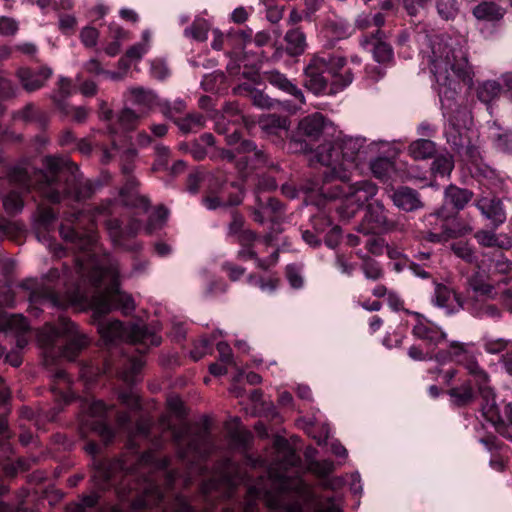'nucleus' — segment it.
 Returning <instances> with one entry per match:
<instances>
[{"label": "nucleus", "mask_w": 512, "mask_h": 512, "mask_svg": "<svg viewBox=\"0 0 512 512\" xmlns=\"http://www.w3.org/2000/svg\"><path fill=\"white\" fill-rule=\"evenodd\" d=\"M82 216V212L71 215L60 228L62 237L74 243L81 251L76 258L74 271H64V298L51 292H45L41 297L33 293L30 301L61 308H90L95 318L103 317L112 310L130 315L135 310V301L130 294L120 289L117 261L108 254H99L97 236L92 229L85 234L79 232Z\"/></svg>", "instance_id": "obj_1"}, {"label": "nucleus", "mask_w": 512, "mask_h": 512, "mask_svg": "<svg viewBox=\"0 0 512 512\" xmlns=\"http://www.w3.org/2000/svg\"><path fill=\"white\" fill-rule=\"evenodd\" d=\"M389 143L368 140L361 136H338L320 145L317 162L326 167L322 184L305 187V203L319 209H335L345 220L353 218L378 193V186L368 179L350 182L354 172L361 170L368 157L386 152Z\"/></svg>", "instance_id": "obj_2"}, {"label": "nucleus", "mask_w": 512, "mask_h": 512, "mask_svg": "<svg viewBox=\"0 0 512 512\" xmlns=\"http://www.w3.org/2000/svg\"><path fill=\"white\" fill-rule=\"evenodd\" d=\"M420 55L434 78L443 116L449 122L448 141L457 148L467 147L470 142L465 134L471 118L459 90L461 82L472 84L474 72L462 40L445 34L425 36Z\"/></svg>", "instance_id": "obj_3"}, {"label": "nucleus", "mask_w": 512, "mask_h": 512, "mask_svg": "<svg viewBox=\"0 0 512 512\" xmlns=\"http://www.w3.org/2000/svg\"><path fill=\"white\" fill-rule=\"evenodd\" d=\"M276 458L268 469V484L249 488L252 498H263L267 505L278 512H304V507L314 512H343L342 495L319 497L312 487L300 477V458L282 438L275 440Z\"/></svg>", "instance_id": "obj_4"}, {"label": "nucleus", "mask_w": 512, "mask_h": 512, "mask_svg": "<svg viewBox=\"0 0 512 512\" xmlns=\"http://www.w3.org/2000/svg\"><path fill=\"white\" fill-rule=\"evenodd\" d=\"M129 445L131 453L135 454L133 439ZM167 465L166 459H160L154 452L148 451L141 456L131 455L114 462L98 463L93 479L100 489L115 486L119 494H123L126 488L137 490L139 495L133 502L134 509L150 508L163 497L154 476L150 474L165 469Z\"/></svg>", "instance_id": "obj_5"}, {"label": "nucleus", "mask_w": 512, "mask_h": 512, "mask_svg": "<svg viewBox=\"0 0 512 512\" xmlns=\"http://www.w3.org/2000/svg\"><path fill=\"white\" fill-rule=\"evenodd\" d=\"M450 348L453 359L458 364L462 365L470 376L469 380L449 390L448 394L451 397V401L458 406L471 403L475 399V392L471 386V382L473 381L478 388V393L484 401L481 410L485 419L495 426L503 422L498 407L495 404V393L490 385L487 372L479 366L475 357L469 352L466 344L451 342Z\"/></svg>", "instance_id": "obj_6"}, {"label": "nucleus", "mask_w": 512, "mask_h": 512, "mask_svg": "<svg viewBox=\"0 0 512 512\" xmlns=\"http://www.w3.org/2000/svg\"><path fill=\"white\" fill-rule=\"evenodd\" d=\"M341 56L320 53L313 56L304 70V85L315 95L336 94L353 81V73L345 69Z\"/></svg>", "instance_id": "obj_7"}, {"label": "nucleus", "mask_w": 512, "mask_h": 512, "mask_svg": "<svg viewBox=\"0 0 512 512\" xmlns=\"http://www.w3.org/2000/svg\"><path fill=\"white\" fill-rule=\"evenodd\" d=\"M101 318L93 316V321L97 325V330L106 344L125 341L139 346L138 351L144 353L148 347L157 346L161 342V337L157 334L155 328L150 330L138 323L124 326L119 320H102Z\"/></svg>", "instance_id": "obj_8"}, {"label": "nucleus", "mask_w": 512, "mask_h": 512, "mask_svg": "<svg viewBox=\"0 0 512 512\" xmlns=\"http://www.w3.org/2000/svg\"><path fill=\"white\" fill-rule=\"evenodd\" d=\"M59 339L65 341L61 355L67 360H74L90 343L88 336L63 316L59 317L57 324H46L38 334L39 342L45 347L54 346Z\"/></svg>", "instance_id": "obj_9"}, {"label": "nucleus", "mask_w": 512, "mask_h": 512, "mask_svg": "<svg viewBox=\"0 0 512 512\" xmlns=\"http://www.w3.org/2000/svg\"><path fill=\"white\" fill-rule=\"evenodd\" d=\"M243 217L234 214L229 225V233L237 236V241L241 245L239 256L243 259H254L257 267L268 269L278 261V251L273 250L268 258H261L260 255L267 250L272 241L271 236L263 239L256 238L255 234L249 230H243Z\"/></svg>", "instance_id": "obj_10"}, {"label": "nucleus", "mask_w": 512, "mask_h": 512, "mask_svg": "<svg viewBox=\"0 0 512 512\" xmlns=\"http://www.w3.org/2000/svg\"><path fill=\"white\" fill-rule=\"evenodd\" d=\"M512 263L502 253L489 260L488 270L482 263L478 270L470 277L469 285L479 296L495 299L502 280L496 278L497 274L505 275L511 271Z\"/></svg>", "instance_id": "obj_11"}, {"label": "nucleus", "mask_w": 512, "mask_h": 512, "mask_svg": "<svg viewBox=\"0 0 512 512\" xmlns=\"http://www.w3.org/2000/svg\"><path fill=\"white\" fill-rule=\"evenodd\" d=\"M45 164L47 168L50 169V173H37L36 182H33L29 178L27 170L21 168L14 169L11 174V179L23 190H29L33 185H37V188L40 189L50 201L59 202L61 199L60 194L52 187V185L55 181V172L60 168L61 161L55 157H47L45 159Z\"/></svg>", "instance_id": "obj_12"}, {"label": "nucleus", "mask_w": 512, "mask_h": 512, "mask_svg": "<svg viewBox=\"0 0 512 512\" xmlns=\"http://www.w3.org/2000/svg\"><path fill=\"white\" fill-rule=\"evenodd\" d=\"M394 227L395 224L389 220L383 203L375 201L366 206L364 218L358 225V231L365 235L378 234L391 231Z\"/></svg>", "instance_id": "obj_13"}, {"label": "nucleus", "mask_w": 512, "mask_h": 512, "mask_svg": "<svg viewBox=\"0 0 512 512\" xmlns=\"http://www.w3.org/2000/svg\"><path fill=\"white\" fill-rule=\"evenodd\" d=\"M0 306L12 307L14 300L10 294L0 298ZM0 330L14 333L18 336L17 345L24 347L27 340L23 337L24 333L29 330V324L25 317L20 314L8 315L0 311Z\"/></svg>", "instance_id": "obj_14"}, {"label": "nucleus", "mask_w": 512, "mask_h": 512, "mask_svg": "<svg viewBox=\"0 0 512 512\" xmlns=\"http://www.w3.org/2000/svg\"><path fill=\"white\" fill-rule=\"evenodd\" d=\"M434 306L443 309L447 314H453L463 308L460 296L449 286L434 282V292L431 296Z\"/></svg>", "instance_id": "obj_15"}, {"label": "nucleus", "mask_w": 512, "mask_h": 512, "mask_svg": "<svg viewBox=\"0 0 512 512\" xmlns=\"http://www.w3.org/2000/svg\"><path fill=\"white\" fill-rule=\"evenodd\" d=\"M412 333L431 348L438 346L446 339V333L439 326L419 315H417Z\"/></svg>", "instance_id": "obj_16"}, {"label": "nucleus", "mask_w": 512, "mask_h": 512, "mask_svg": "<svg viewBox=\"0 0 512 512\" xmlns=\"http://www.w3.org/2000/svg\"><path fill=\"white\" fill-rule=\"evenodd\" d=\"M108 233L115 245H118L126 250H136L140 245L134 243L133 245L126 244V239L136 235L141 226L138 221L133 220L129 226L123 230L117 219H110L106 223Z\"/></svg>", "instance_id": "obj_17"}, {"label": "nucleus", "mask_w": 512, "mask_h": 512, "mask_svg": "<svg viewBox=\"0 0 512 512\" xmlns=\"http://www.w3.org/2000/svg\"><path fill=\"white\" fill-rule=\"evenodd\" d=\"M475 205L481 214L491 221L495 228L506 221V212L502 202L495 196L482 195Z\"/></svg>", "instance_id": "obj_18"}, {"label": "nucleus", "mask_w": 512, "mask_h": 512, "mask_svg": "<svg viewBox=\"0 0 512 512\" xmlns=\"http://www.w3.org/2000/svg\"><path fill=\"white\" fill-rule=\"evenodd\" d=\"M52 75V70L49 67H41L38 70L30 68H20L17 72V76L23 86L28 92L43 87L47 79Z\"/></svg>", "instance_id": "obj_19"}, {"label": "nucleus", "mask_w": 512, "mask_h": 512, "mask_svg": "<svg viewBox=\"0 0 512 512\" xmlns=\"http://www.w3.org/2000/svg\"><path fill=\"white\" fill-rule=\"evenodd\" d=\"M87 412L91 417L98 418L96 421L91 423L93 430L101 436L105 442L110 441L113 438L114 433L103 421L104 416L108 413V407L100 400L92 401L87 408Z\"/></svg>", "instance_id": "obj_20"}, {"label": "nucleus", "mask_w": 512, "mask_h": 512, "mask_svg": "<svg viewBox=\"0 0 512 512\" xmlns=\"http://www.w3.org/2000/svg\"><path fill=\"white\" fill-rule=\"evenodd\" d=\"M125 98L132 105L138 107L139 111H144L146 115L155 105H159L157 96L153 91L142 87H131L125 94Z\"/></svg>", "instance_id": "obj_21"}, {"label": "nucleus", "mask_w": 512, "mask_h": 512, "mask_svg": "<svg viewBox=\"0 0 512 512\" xmlns=\"http://www.w3.org/2000/svg\"><path fill=\"white\" fill-rule=\"evenodd\" d=\"M391 199L397 208L406 212H411L422 207L419 194L409 187H400L395 190L391 195Z\"/></svg>", "instance_id": "obj_22"}, {"label": "nucleus", "mask_w": 512, "mask_h": 512, "mask_svg": "<svg viewBox=\"0 0 512 512\" xmlns=\"http://www.w3.org/2000/svg\"><path fill=\"white\" fill-rule=\"evenodd\" d=\"M501 93H504L503 85L497 80H484L476 86L477 98L486 105L496 101Z\"/></svg>", "instance_id": "obj_23"}, {"label": "nucleus", "mask_w": 512, "mask_h": 512, "mask_svg": "<svg viewBox=\"0 0 512 512\" xmlns=\"http://www.w3.org/2000/svg\"><path fill=\"white\" fill-rule=\"evenodd\" d=\"M326 125L325 118L320 113H314L303 118L298 125V130L303 135L317 139Z\"/></svg>", "instance_id": "obj_24"}, {"label": "nucleus", "mask_w": 512, "mask_h": 512, "mask_svg": "<svg viewBox=\"0 0 512 512\" xmlns=\"http://www.w3.org/2000/svg\"><path fill=\"white\" fill-rule=\"evenodd\" d=\"M267 80L271 85L294 96L301 104L305 103V97L302 90L289 81L285 75L277 71H271L267 74Z\"/></svg>", "instance_id": "obj_25"}, {"label": "nucleus", "mask_w": 512, "mask_h": 512, "mask_svg": "<svg viewBox=\"0 0 512 512\" xmlns=\"http://www.w3.org/2000/svg\"><path fill=\"white\" fill-rule=\"evenodd\" d=\"M151 46V32L145 30L142 33V41L131 46L126 52V58H122L119 61L121 67L127 69L129 67L127 59L129 61H139L149 51Z\"/></svg>", "instance_id": "obj_26"}, {"label": "nucleus", "mask_w": 512, "mask_h": 512, "mask_svg": "<svg viewBox=\"0 0 512 512\" xmlns=\"http://www.w3.org/2000/svg\"><path fill=\"white\" fill-rule=\"evenodd\" d=\"M369 168L372 175L380 181H388L396 173L394 163L387 157L377 156L370 160Z\"/></svg>", "instance_id": "obj_27"}, {"label": "nucleus", "mask_w": 512, "mask_h": 512, "mask_svg": "<svg viewBox=\"0 0 512 512\" xmlns=\"http://www.w3.org/2000/svg\"><path fill=\"white\" fill-rule=\"evenodd\" d=\"M211 440L206 430H202L200 434L189 441L188 447L185 451L180 452V457L185 459L189 454L198 457H204L211 448Z\"/></svg>", "instance_id": "obj_28"}, {"label": "nucleus", "mask_w": 512, "mask_h": 512, "mask_svg": "<svg viewBox=\"0 0 512 512\" xmlns=\"http://www.w3.org/2000/svg\"><path fill=\"white\" fill-rule=\"evenodd\" d=\"M444 197L447 205H452L456 210H462L471 201L473 193L451 185L445 190Z\"/></svg>", "instance_id": "obj_29"}, {"label": "nucleus", "mask_w": 512, "mask_h": 512, "mask_svg": "<svg viewBox=\"0 0 512 512\" xmlns=\"http://www.w3.org/2000/svg\"><path fill=\"white\" fill-rule=\"evenodd\" d=\"M260 128L268 135L278 134L281 131L287 132L289 122L287 118L275 114L263 115L259 119Z\"/></svg>", "instance_id": "obj_30"}, {"label": "nucleus", "mask_w": 512, "mask_h": 512, "mask_svg": "<svg viewBox=\"0 0 512 512\" xmlns=\"http://www.w3.org/2000/svg\"><path fill=\"white\" fill-rule=\"evenodd\" d=\"M504 9L495 4L494 2H481L473 9V15L478 20L483 21H497L504 15Z\"/></svg>", "instance_id": "obj_31"}, {"label": "nucleus", "mask_w": 512, "mask_h": 512, "mask_svg": "<svg viewBox=\"0 0 512 512\" xmlns=\"http://www.w3.org/2000/svg\"><path fill=\"white\" fill-rule=\"evenodd\" d=\"M489 135L493 139L495 147L505 153H512V133L504 131L497 123L489 128Z\"/></svg>", "instance_id": "obj_32"}, {"label": "nucleus", "mask_w": 512, "mask_h": 512, "mask_svg": "<svg viewBox=\"0 0 512 512\" xmlns=\"http://www.w3.org/2000/svg\"><path fill=\"white\" fill-rule=\"evenodd\" d=\"M408 152L415 160H424L434 156L436 147L431 140L418 139L409 145Z\"/></svg>", "instance_id": "obj_33"}, {"label": "nucleus", "mask_w": 512, "mask_h": 512, "mask_svg": "<svg viewBox=\"0 0 512 512\" xmlns=\"http://www.w3.org/2000/svg\"><path fill=\"white\" fill-rule=\"evenodd\" d=\"M408 355L411 359L415 361L431 360L434 358L439 363H445L446 361L453 359L450 347L449 351H440L435 356H433L432 350L424 351L420 346L413 345L409 348Z\"/></svg>", "instance_id": "obj_34"}, {"label": "nucleus", "mask_w": 512, "mask_h": 512, "mask_svg": "<svg viewBox=\"0 0 512 512\" xmlns=\"http://www.w3.org/2000/svg\"><path fill=\"white\" fill-rule=\"evenodd\" d=\"M286 50L289 55L297 56L302 54L306 48L305 35L299 29L289 30L285 35Z\"/></svg>", "instance_id": "obj_35"}, {"label": "nucleus", "mask_w": 512, "mask_h": 512, "mask_svg": "<svg viewBox=\"0 0 512 512\" xmlns=\"http://www.w3.org/2000/svg\"><path fill=\"white\" fill-rule=\"evenodd\" d=\"M145 116L144 111H135L125 107L118 115V124L123 131L132 130Z\"/></svg>", "instance_id": "obj_36"}, {"label": "nucleus", "mask_w": 512, "mask_h": 512, "mask_svg": "<svg viewBox=\"0 0 512 512\" xmlns=\"http://www.w3.org/2000/svg\"><path fill=\"white\" fill-rule=\"evenodd\" d=\"M315 450L311 448H307L305 452V456L308 460V470L318 477L325 478L331 472L334 471L335 466L334 463L330 460L316 461L310 460V458L314 455Z\"/></svg>", "instance_id": "obj_37"}, {"label": "nucleus", "mask_w": 512, "mask_h": 512, "mask_svg": "<svg viewBox=\"0 0 512 512\" xmlns=\"http://www.w3.org/2000/svg\"><path fill=\"white\" fill-rule=\"evenodd\" d=\"M244 153H253L254 158H260L261 152L257 151L256 146L253 142L249 140H243L239 143V145L236 148V154L232 150H225L222 149L219 151V158L225 159L228 161H233L237 157H239L241 154Z\"/></svg>", "instance_id": "obj_38"}, {"label": "nucleus", "mask_w": 512, "mask_h": 512, "mask_svg": "<svg viewBox=\"0 0 512 512\" xmlns=\"http://www.w3.org/2000/svg\"><path fill=\"white\" fill-rule=\"evenodd\" d=\"M112 41L105 47V53L109 56H115L119 53L122 42L127 38V32L116 24L109 26Z\"/></svg>", "instance_id": "obj_39"}, {"label": "nucleus", "mask_w": 512, "mask_h": 512, "mask_svg": "<svg viewBox=\"0 0 512 512\" xmlns=\"http://www.w3.org/2000/svg\"><path fill=\"white\" fill-rule=\"evenodd\" d=\"M209 29L210 25L205 19L196 18L192 26L184 30V35L196 41L203 42L207 40Z\"/></svg>", "instance_id": "obj_40"}, {"label": "nucleus", "mask_w": 512, "mask_h": 512, "mask_svg": "<svg viewBox=\"0 0 512 512\" xmlns=\"http://www.w3.org/2000/svg\"><path fill=\"white\" fill-rule=\"evenodd\" d=\"M218 181V178L215 175H207L202 172H196L193 174H190L188 178V184L187 189L190 193L195 194L198 192L199 184L202 182H208L209 183V190L211 193L215 192L214 183Z\"/></svg>", "instance_id": "obj_41"}, {"label": "nucleus", "mask_w": 512, "mask_h": 512, "mask_svg": "<svg viewBox=\"0 0 512 512\" xmlns=\"http://www.w3.org/2000/svg\"><path fill=\"white\" fill-rule=\"evenodd\" d=\"M371 52L374 59L379 63H387L393 57L391 47L386 43L377 38H374L371 43Z\"/></svg>", "instance_id": "obj_42"}, {"label": "nucleus", "mask_w": 512, "mask_h": 512, "mask_svg": "<svg viewBox=\"0 0 512 512\" xmlns=\"http://www.w3.org/2000/svg\"><path fill=\"white\" fill-rule=\"evenodd\" d=\"M470 230L471 229L467 228V227H461V228L445 227L441 233H434V232L429 233L427 236V239L430 242L444 243L450 239L462 236V235L470 232Z\"/></svg>", "instance_id": "obj_43"}, {"label": "nucleus", "mask_w": 512, "mask_h": 512, "mask_svg": "<svg viewBox=\"0 0 512 512\" xmlns=\"http://www.w3.org/2000/svg\"><path fill=\"white\" fill-rule=\"evenodd\" d=\"M159 106L162 114L171 120H174L176 123L180 119L178 116L183 113L185 110L186 104L183 100L177 99L174 102L169 101H161L159 102Z\"/></svg>", "instance_id": "obj_44"}, {"label": "nucleus", "mask_w": 512, "mask_h": 512, "mask_svg": "<svg viewBox=\"0 0 512 512\" xmlns=\"http://www.w3.org/2000/svg\"><path fill=\"white\" fill-rule=\"evenodd\" d=\"M248 282L258 287L262 292L272 294L278 288L280 280L275 276L256 277L251 275L248 278Z\"/></svg>", "instance_id": "obj_45"}, {"label": "nucleus", "mask_w": 512, "mask_h": 512, "mask_svg": "<svg viewBox=\"0 0 512 512\" xmlns=\"http://www.w3.org/2000/svg\"><path fill=\"white\" fill-rule=\"evenodd\" d=\"M453 167L452 157L448 154H441L434 159L431 170L434 175L444 177L450 175Z\"/></svg>", "instance_id": "obj_46"}, {"label": "nucleus", "mask_w": 512, "mask_h": 512, "mask_svg": "<svg viewBox=\"0 0 512 512\" xmlns=\"http://www.w3.org/2000/svg\"><path fill=\"white\" fill-rule=\"evenodd\" d=\"M237 473V466L230 460H227L215 477L218 481L233 486L238 481Z\"/></svg>", "instance_id": "obj_47"}, {"label": "nucleus", "mask_w": 512, "mask_h": 512, "mask_svg": "<svg viewBox=\"0 0 512 512\" xmlns=\"http://www.w3.org/2000/svg\"><path fill=\"white\" fill-rule=\"evenodd\" d=\"M127 368L119 372V376L127 383L134 382L136 374L144 365L142 356L127 359Z\"/></svg>", "instance_id": "obj_48"}, {"label": "nucleus", "mask_w": 512, "mask_h": 512, "mask_svg": "<svg viewBox=\"0 0 512 512\" xmlns=\"http://www.w3.org/2000/svg\"><path fill=\"white\" fill-rule=\"evenodd\" d=\"M70 386V378L66 374V372L62 369H58L53 374V385L52 390L54 393L60 394L65 402H69L70 397L64 393V388H68Z\"/></svg>", "instance_id": "obj_49"}, {"label": "nucleus", "mask_w": 512, "mask_h": 512, "mask_svg": "<svg viewBox=\"0 0 512 512\" xmlns=\"http://www.w3.org/2000/svg\"><path fill=\"white\" fill-rule=\"evenodd\" d=\"M484 349L487 353L497 354L500 352L507 353L512 347V340H506L503 338H485Z\"/></svg>", "instance_id": "obj_50"}, {"label": "nucleus", "mask_w": 512, "mask_h": 512, "mask_svg": "<svg viewBox=\"0 0 512 512\" xmlns=\"http://www.w3.org/2000/svg\"><path fill=\"white\" fill-rule=\"evenodd\" d=\"M472 314L479 318L498 319L501 316V311L490 303H475L472 307Z\"/></svg>", "instance_id": "obj_51"}, {"label": "nucleus", "mask_w": 512, "mask_h": 512, "mask_svg": "<svg viewBox=\"0 0 512 512\" xmlns=\"http://www.w3.org/2000/svg\"><path fill=\"white\" fill-rule=\"evenodd\" d=\"M168 218V210L164 207L157 208L150 216L145 230L148 234L153 233L157 229L161 228Z\"/></svg>", "instance_id": "obj_52"}, {"label": "nucleus", "mask_w": 512, "mask_h": 512, "mask_svg": "<svg viewBox=\"0 0 512 512\" xmlns=\"http://www.w3.org/2000/svg\"><path fill=\"white\" fill-rule=\"evenodd\" d=\"M177 125L183 132L188 133L202 128L204 125V118L200 114H189L183 119L177 121Z\"/></svg>", "instance_id": "obj_53"}, {"label": "nucleus", "mask_w": 512, "mask_h": 512, "mask_svg": "<svg viewBox=\"0 0 512 512\" xmlns=\"http://www.w3.org/2000/svg\"><path fill=\"white\" fill-rule=\"evenodd\" d=\"M437 11L441 18L450 20L456 17L459 8L456 0H438Z\"/></svg>", "instance_id": "obj_54"}, {"label": "nucleus", "mask_w": 512, "mask_h": 512, "mask_svg": "<svg viewBox=\"0 0 512 512\" xmlns=\"http://www.w3.org/2000/svg\"><path fill=\"white\" fill-rule=\"evenodd\" d=\"M160 426L163 430L171 431L176 442H180L185 435L188 434V427L185 424H181L179 428H176L172 423L170 416H163L160 420Z\"/></svg>", "instance_id": "obj_55"}, {"label": "nucleus", "mask_w": 512, "mask_h": 512, "mask_svg": "<svg viewBox=\"0 0 512 512\" xmlns=\"http://www.w3.org/2000/svg\"><path fill=\"white\" fill-rule=\"evenodd\" d=\"M286 277L292 288L299 289L303 287L304 279L301 266L296 264L288 265L286 267Z\"/></svg>", "instance_id": "obj_56"}, {"label": "nucleus", "mask_w": 512, "mask_h": 512, "mask_svg": "<svg viewBox=\"0 0 512 512\" xmlns=\"http://www.w3.org/2000/svg\"><path fill=\"white\" fill-rule=\"evenodd\" d=\"M3 206L8 213L15 214L22 210L23 200L19 192H10L3 200Z\"/></svg>", "instance_id": "obj_57"}, {"label": "nucleus", "mask_w": 512, "mask_h": 512, "mask_svg": "<svg viewBox=\"0 0 512 512\" xmlns=\"http://www.w3.org/2000/svg\"><path fill=\"white\" fill-rule=\"evenodd\" d=\"M363 272L365 277L371 280H377L383 275L380 265L373 259H366L364 261Z\"/></svg>", "instance_id": "obj_58"}, {"label": "nucleus", "mask_w": 512, "mask_h": 512, "mask_svg": "<svg viewBox=\"0 0 512 512\" xmlns=\"http://www.w3.org/2000/svg\"><path fill=\"white\" fill-rule=\"evenodd\" d=\"M451 249L458 257L467 262H472L475 259L473 249L465 242L454 243L452 244Z\"/></svg>", "instance_id": "obj_59"}, {"label": "nucleus", "mask_w": 512, "mask_h": 512, "mask_svg": "<svg viewBox=\"0 0 512 512\" xmlns=\"http://www.w3.org/2000/svg\"><path fill=\"white\" fill-rule=\"evenodd\" d=\"M150 73L152 77L163 80L169 75V69L162 59H155L150 63Z\"/></svg>", "instance_id": "obj_60"}, {"label": "nucleus", "mask_w": 512, "mask_h": 512, "mask_svg": "<svg viewBox=\"0 0 512 512\" xmlns=\"http://www.w3.org/2000/svg\"><path fill=\"white\" fill-rule=\"evenodd\" d=\"M99 33L96 28L91 26L84 27L80 32L82 43L86 47H93L97 44Z\"/></svg>", "instance_id": "obj_61"}, {"label": "nucleus", "mask_w": 512, "mask_h": 512, "mask_svg": "<svg viewBox=\"0 0 512 512\" xmlns=\"http://www.w3.org/2000/svg\"><path fill=\"white\" fill-rule=\"evenodd\" d=\"M251 99L255 106L260 108H272L275 105L273 99H271L268 95L263 93L262 91L255 90L251 92Z\"/></svg>", "instance_id": "obj_62"}, {"label": "nucleus", "mask_w": 512, "mask_h": 512, "mask_svg": "<svg viewBox=\"0 0 512 512\" xmlns=\"http://www.w3.org/2000/svg\"><path fill=\"white\" fill-rule=\"evenodd\" d=\"M384 22H385V18L383 16V14H381V13H377L373 16L361 15L357 19V24L362 28L370 26V25L380 27L384 24Z\"/></svg>", "instance_id": "obj_63"}, {"label": "nucleus", "mask_w": 512, "mask_h": 512, "mask_svg": "<svg viewBox=\"0 0 512 512\" xmlns=\"http://www.w3.org/2000/svg\"><path fill=\"white\" fill-rule=\"evenodd\" d=\"M18 30V23L10 17H0V35L12 36Z\"/></svg>", "instance_id": "obj_64"}]
</instances>
